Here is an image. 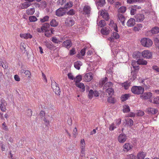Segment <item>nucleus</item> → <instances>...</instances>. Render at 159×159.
Here are the masks:
<instances>
[{"mask_svg": "<svg viewBox=\"0 0 159 159\" xmlns=\"http://www.w3.org/2000/svg\"><path fill=\"white\" fill-rule=\"evenodd\" d=\"M82 79V77L81 75H78L74 79V81L77 87L81 89V91L84 92L85 90V86L84 84L79 83Z\"/></svg>", "mask_w": 159, "mask_h": 159, "instance_id": "f257e3e1", "label": "nucleus"}, {"mask_svg": "<svg viewBox=\"0 0 159 159\" xmlns=\"http://www.w3.org/2000/svg\"><path fill=\"white\" fill-rule=\"evenodd\" d=\"M136 64V61H134L132 62L131 64L132 66H133V68L134 69V71H132L131 72L130 80L133 81L134 80L135 78H136V74L137 73L138 70L139 69V66L138 65H135Z\"/></svg>", "mask_w": 159, "mask_h": 159, "instance_id": "f03ea898", "label": "nucleus"}, {"mask_svg": "<svg viewBox=\"0 0 159 159\" xmlns=\"http://www.w3.org/2000/svg\"><path fill=\"white\" fill-rule=\"evenodd\" d=\"M131 91L134 94H139L143 93L144 89L141 86H134L132 88Z\"/></svg>", "mask_w": 159, "mask_h": 159, "instance_id": "7ed1b4c3", "label": "nucleus"}, {"mask_svg": "<svg viewBox=\"0 0 159 159\" xmlns=\"http://www.w3.org/2000/svg\"><path fill=\"white\" fill-rule=\"evenodd\" d=\"M142 45L144 47H149L152 44V42L151 40L146 38H144L141 40Z\"/></svg>", "mask_w": 159, "mask_h": 159, "instance_id": "20e7f679", "label": "nucleus"}, {"mask_svg": "<svg viewBox=\"0 0 159 159\" xmlns=\"http://www.w3.org/2000/svg\"><path fill=\"white\" fill-rule=\"evenodd\" d=\"M52 88L53 91L57 95H60V90L58 85L55 81L52 83Z\"/></svg>", "mask_w": 159, "mask_h": 159, "instance_id": "39448f33", "label": "nucleus"}, {"mask_svg": "<svg viewBox=\"0 0 159 159\" xmlns=\"http://www.w3.org/2000/svg\"><path fill=\"white\" fill-rule=\"evenodd\" d=\"M142 56L146 59H150L152 58V53L149 51L145 50L142 52Z\"/></svg>", "mask_w": 159, "mask_h": 159, "instance_id": "423d86ee", "label": "nucleus"}, {"mask_svg": "<svg viewBox=\"0 0 159 159\" xmlns=\"http://www.w3.org/2000/svg\"><path fill=\"white\" fill-rule=\"evenodd\" d=\"M152 93L151 92L145 93L141 95L140 97L141 98L145 99H150V101L151 102H153L152 100L151 99L152 97Z\"/></svg>", "mask_w": 159, "mask_h": 159, "instance_id": "0eeeda50", "label": "nucleus"}, {"mask_svg": "<svg viewBox=\"0 0 159 159\" xmlns=\"http://www.w3.org/2000/svg\"><path fill=\"white\" fill-rule=\"evenodd\" d=\"M63 7H60L58 9L56 12V15L58 16L61 17L65 14L66 11Z\"/></svg>", "mask_w": 159, "mask_h": 159, "instance_id": "6e6552de", "label": "nucleus"}, {"mask_svg": "<svg viewBox=\"0 0 159 159\" xmlns=\"http://www.w3.org/2000/svg\"><path fill=\"white\" fill-rule=\"evenodd\" d=\"M75 21L73 17H68L65 20V24L66 25L68 26H71L74 24Z\"/></svg>", "mask_w": 159, "mask_h": 159, "instance_id": "1a4fd4ad", "label": "nucleus"}, {"mask_svg": "<svg viewBox=\"0 0 159 159\" xmlns=\"http://www.w3.org/2000/svg\"><path fill=\"white\" fill-rule=\"evenodd\" d=\"M7 105V103L5 100L3 99H1L0 100V107L2 111H6V107Z\"/></svg>", "mask_w": 159, "mask_h": 159, "instance_id": "9d476101", "label": "nucleus"}, {"mask_svg": "<svg viewBox=\"0 0 159 159\" xmlns=\"http://www.w3.org/2000/svg\"><path fill=\"white\" fill-rule=\"evenodd\" d=\"M72 45V43L70 40H66L64 41L62 44L63 47H65L67 49L70 48Z\"/></svg>", "mask_w": 159, "mask_h": 159, "instance_id": "9b49d317", "label": "nucleus"}, {"mask_svg": "<svg viewBox=\"0 0 159 159\" xmlns=\"http://www.w3.org/2000/svg\"><path fill=\"white\" fill-rule=\"evenodd\" d=\"M126 136L124 134H120L118 138V141L120 143H124L126 140Z\"/></svg>", "mask_w": 159, "mask_h": 159, "instance_id": "f8f14e48", "label": "nucleus"}, {"mask_svg": "<svg viewBox=\"0 0 159 159\" xmlns=\"http://www.w3.org/2000/svg\"><path fill=\"white\" fill-rule=\"evenodd\" d=\"M93 79L92 74L91 72L86 74L84 78V80L85 81L89 82Z\"/></svg>", "mask_w": 159, "mask_h": 159, "instance_id": "ddd939ff", "label": "nucleus"}, {"mask_svg": "<svg viewBox=\"0 0 159 159\" xmlns=\"http://www.w3.org/2000/svg\"><path fill=\"white\" fill-rule=\"evenodd\" d=\"M119 35L117 33L113 32L111 37L109 38L108 40L111 42H113L114 38L117 39L119 38Z\"/></svg>", "mask_w": 159, "mask_h": 159, "instance_id": "4468645a", "label": "nucleus"}, {"mask_svg": "<svg viewBox=\"0 0 159 159\" xmlns=\"http://www.w3.org/2000/svg\"><path fill=\"white\" fill-rule=\"evenodd\" d=\"M135 61L136 64L135 65H137L136 64L137 63V65H146L147 64V62L145 60H144L143 59H139L138 60L136 61Z\"/></svg>", "mask_w": 159, "mask_h": 159, "instance_id": "2eb2a0df", "label": "nucleus"}, {"mask_svg": "<svg viewBox=\"0 0 159 159\" xmlns=\"http://www.w3.org/2000/svg\"><path fill=\"white\" fill-rule=\"evenodd\" d=\"M136 21L141 22L143 20L144 18V15L143 14H137L135 16Z\"/></svg>", "mask_w": 159, "mask_h": 159, "instance_id": "dca6fc26", "label": "nucleus"}, {"mask_svg": "<svg viewBox=\"0 0 159 159\" xmlns=\"http://www.w3.org/2000/svg\"><path fill=\"white\" fill-rule=\"evenodd\" d=\"M106 95H108L109 97H111L114 94V90L111 88H107L106 89Z\"/></svg>", "mask_w": 159, "mask_h": 159, "instance_id": "f3484780", "label": "nucleus"}, {"mask_svg": "<svg viewBox=\"0 0 159 159\" xmlns=\"http://www.w3.org/2000/svg\"><path fill=\"white\" fill-rule=\"evenodd\" d=\"M117 16L118 19L121 22L122 25H125V17L122 14H121L120 13H119L117 15Z\"/></svg>", "mask_w": 159, "mask_h": 159, "instance_id": "a211bd4d", "label": "nucleus"}, {"mask_svg": "<svg viewBox=\"0 0 159 159\" xmlns=\"http://www.w3.org/2000/svg\"><path fill=\"white\" fill-rule=\"evenodd\" d=\"M91 11V8L90 7L88 6H85L83 10V14L89 15L90 14Z\"/></svg>", "mask_w": 159, "mask_h": 159, "instance_id": "6ab92c4d", "label": "nucleus"}, {"mask_svg": "<svg viewBox=\"0 0 159 159\" xmlns=\"http://www.w3.org/2000/svg\"><path fill=\"white\" fill-rule=\"evenodd\" d=\"M142 56V53L139 52H134L133 54V57L136 59H140Z\"/></svg>", "mask_w": 159, "mask_h": 159, "instance_id": "aec40b11", "label": "nucleus"}, {"mask_svg": "<svg viewBox=\"0 0 159 159\" xmlns=\"http://www.w3.org/2000/svg\"><path fill=\"white\" fill-rule=\"evenodd\" d=\"M132 146L129 143H126L123 146V148L124 151L127 152L131 149Z\"/></svg>", "mask_w": 159, "mask_h": 159, "instance_id": "412c9836", "label": "nucleus"}, {"mask_svg": "<svg viewBox=\"0 0 159 159\" xmlns=\"http://www.w3.org/2000/svg\"><path fill=\"white\" fill-rule=\"evenodd\" d=\"M135 20L134 19L130 18L127 22V25L129 27L133 26L135 24Z\"/></svg>", "mask_w": 159, "mask_h": 159, "instance_id": "4be33fe9", "label": "nucleus"}, {"mask_svg": "<svg viewBox=\"0 0 159 159\" xmlns=\"http://www.w3.org/2000/svg\"><path fill=\"white\" fill-rule=\"evenodd\" d=\"M146 155V153L144 152H140L137 154V159H143Z\"/></svg>", "mask_w": 159, "mask_h": 159, "instance_id": "5701e85b", "label": "nucleus"}, {"mask_svg": "<svg viewBox=\"0 0 159 159\" xmlns=\"http://www.w3.org/2000/svg\"><path fill=\"white\" fill-rule=\"evenodd\" d=\"M141 8L140 7L137 6H134L131 7L130 11V13L131 15H134L136 13L137 9H140Z\"/></svg>", "mask_w": 159, "mask_h": 159, "instance_id": "b1692460", "label": "nucleus"}, {"mask_svg": "<svg viewBox=\"0 0 159 159\" xmlns=\"http://www.w3.org/2000/svg\"><path fill=\"white\" fill-rule=\"evenodd\" d=\"M49 26L50 25L49 23H46L43 24L41 28V29L43 32H44V31L48 30V28H49Z\"/></svg>", "mask_w": 159, "mask_h": 159, "instance_id": "393cba45", "label": "nucleus"}, {"mask_svg": "<svg viewBox=\"0 0 159 159\" xmlns=\"http://www.w3.org/2000/svg\"><path fill=\"white\" fill-rule=\"evenodd\" d=\"M20 37L26 39L29 38L31 39L32 38V36L29 33L23 34H20Z\"/></svg>", "mask_w": 159, "mask_h": 159, "instance_id": "a878e982", "label": "nucleus"}, {"mask_svg": "<svg viewBox=\"0 0 159 159\" xmlns=\"http://www.w3.org/2000/svg\"><path fill=\"white\" fill-rule=\"evenodd\" d=\"M101 32L102 34L104 35H107L110 32V30L108 27H104L102 28L101 30Z\"/></svg>", "mask_w": 159, "mask_h": 159, "instance_id": "bb28decb", "label": "nucleus"}, {"mask_svg": "<svg viewBox=\"0 0 159 159\" xmlns=\"http://www.w3.org/2000/svg\"><path fill=\"white\" fill-rule=\"evenodd\" d=\"M31 4L27 2H25L23 3H21L20 5V7L22 9H24L27 8L30 6Z\"/></svg>", "mask_w": 159, "mask_h": 159, "instance_id": "cd10ccee", "label": "nucleus"}, {"mask_svg": "<svg viewBox=\"0 0 159 159\" xmlns=\"http://www.w3.org/2000/svg\"><path fill=\"white\" fill-rule=\"evenodd\" d=\"M74 66L75 67L77 70H79L80 68V66L82 65V63L80 61H78L74 63Z\"/></svg>", "mask_w": 159, "mask_h": 159, "instance_id": "c85d7f7f", "label": "nucleus"}, {"mask_svg": "<svg viewBox=\"0 0 159 159\" xmlns=\"http://www.w3.org/2000/svg\"><path fill=\"white\" fill-rule=\"evenodd\" d=\"M148 112V113L149 114H154L156 113L157 111V110L156 109L152 108H149L147 109Z\"/></svg>", "mask_w": 159, "mask_h": 159, "instance_id": "c756f323", "label": "nucleus"}, {"mask_svg": "<svg viewBox=\"0 0 159 159\" xmlns=\"http://www.w3.org/2000/svg\"><path fill=\"white\" fill-rule=\"evenodd\" d=\"M130 95L129 94H125L122 95L121 99L122 101H125L128 99L130 97Z\"/></svg>", "mask_w": 159, "mask_h": 159, "instance_id": "7c9ffc66", "label": "nucleus"}, {"mask_svg": "<svg viewBox=\"0 0 159 159\" xmlns=\"http://www.w3.org/2000/svg\"><path fill=\"white\" fill-rule=\"evenodd\" d=\"M141 83L143 84L146 87V89H148L149 88V86L148 85V84L149 83V81L148 79H143Z\"/></svg>", "mask_w": 159, "mask_h": 159, "instance_id": "2f4dec72", "label": "nucleus"}, {"mask_svg": "<svg viewBox=\"0 0 159 159\" xmlns=\"http://www.w3.org/2000/svg\"><path fill=\"white\" fill-rule=\"evenodd\" d=\"M86 48H84L80 51V53L77 55V57L79 58H83L82 56H84L85 53Z\"/></svg>", "mask_w": 159, "mask_h": 159, "instance_id": "473e14b6", "label": "nucleus"}, {"mask_svg": "<svg viewBox=\"0 0 159 159\" xmlns=\"http://www.w3.org/2000/svg\"><path fill=\"white\" fill-rule=\"evenodd\" d=\"M151 31L152 34H157L159 32V28L158 27H155L153 28Z\"/></svg>", "mask_w": 159, "mask_h": 159, "instance_id": "72a5a7b5", "label": "nucleus"}, {"mask_svg": "<svg viewBox=\"0 0 159 159\" xmlns=\"http://www.w3.org/2000/svg\"><path fill=\"white\" fill-rule=\"evenodd\" d=\"M51 26L56 27L58 25V23L55 19H52L50 22Z\"/></svg>", "mask_w": 159, "mask_h": 159, "instance_id": "f704fd0d", "label": "nucleus"}, {"mask_svg": "<svg viewBox=\"0 0 159 159\" xmlns=\"http://www.w3.org/2000/svg\"><path fill=\"white\" fill-rule=\"evenodd\" d=\"M112 86V84L111 82L106 83L103 87V89H107L108 88H111Z\"/></svg>", "mask_w": 159, "mask_h": 159, "instance_id": "c9c22d12", "label": "nucleus"}, {"mask_svg": "<svg viewBox=\"0 0 159 159\" xmlns=\"http://www.w3.org/2000/svg\"><path fill=\"white\" fill-rule=\"evenodd\" d=\"M126 124L129 126H132L133 125V121L131 119H128L126 120Z\"/></svg>", "mask_w": 159, "mask_h": 159, "instance_id": "e433bc0d", "label": "nucleus"}, {"mask_svg": "<svg viewBox=\"0 0 159 159\" xmlns=\"http://www.w3.org/2000/svg\"><path fill=\"white\" fill-rule=\"evenodd\" d=\"M130 82L129 81H127L125 82L122 84V86L124 87L125 89H127L130 86Z\"/></svg>", "mask_w": 159, "mask_h": 159, "instance_id": "4c0bfd02", "label": "nucleus"}, {"mask_svg": "<svg viewBox=\"0 0 159 159\" xmlns=\"http://www.w3.org/2000/svg\"><path fill=\"white\" fill-rule=\"evenodd\" d=\"M73 6V3L71 2H68L64 6V8L65 9H67L72 7Z\"/></svg>", "mask_w": 159, "mask_h": 159, "instance_id": "58836bf2", "label": "nucleus"}, {"mask_svg": "<svg viewBox=\"0 0 159 159\" xmlns=\"http://www.w3.org/2000/svg\"><path fill=\"white\" fill-rule=\"evenodd\" d=\"M101 14L102 15L103 18L106 20H107L109 18V17L108 14L106 12H104L102 14V12H101Z\"/></svg>", "mask_w": 159, "mask_h": 159, "instance_id": "ea45409f", "label": "nucleus"}, {"mask_svg": "<svg viewBox=\"0 0 159 159\" xmlns=\"http://www.w3.org/2000/svg\"><path fill=\"white\" fill-rule=\"evenodd\" d=\"M35 12V10L34 8L28 9L26 11V13L28 15H33Z\"/></svg>", "mask_w": 159, "mask_h": 159, "instance_id": "a19ab883", "label": "nucleus"}, {"mask_svg": "<svg viewBox=\"0 0 159 159\" xmlns=\"http://www.w3.org/2000/svg\"><path fill=\"white\" fill-rule=\"evenodd\" d=\"M126 10V8L125 7L122 6L120 7L118 9L119 12H120L123 13L125 12Z\"/></svg>", "mask_w": 159, "mask_h": 159, "instance_id": "79ce46f5", "label": "nucleus"}, {"mask_svg": "<svg viewBox=\"0 0 159 159\" xmlns=\"http://www.w3.org/2000/svg\"><path fill=\"white\" fill-rule=\"evenodd\" d=\"M130 109L129 106L127 105H125L124 106L123 109V111L124 112H127L130 111Z\"/></svg>", "mask_w": 159, "mask_h": 159, "instance_id": "37998d69", "label": "nucleus"}, {"mask_svg": "<svg viewBox=\"0 0 159 159\" xmlns=\"http://www.w3.org/2000/svg\"><path fill=\"white\" fill-rule=\"evenodd\" d=\"M45 45L47 48L50 49H52L53 47V45L51 42H46Z\"/></svg>", "mask_w": 159, "mask_h": 159, "instance_id": "c03bdc74", "label": "nucleus"}, {"mask_svg": "<svg viewBox=\"0 0 159 159\" xmlns=\"http://www.w3.org/2000/svg\"><path fill=\"white\" fill-rule=\"evenodd\" d=\"M49 17L48 16H44L43 18L40 19V21L42 22L43 23L45 21H47L48 20Z\"/></svg>", "mask_w": 159, "mask_h": 159, "instance_id": "a18cd8bd", "label": "nucleus"}, {"mask_svg": "<svg viewBox=\"0 0 159 159\" xmlns=\"http://www.w3.org/2000/svg\"><path fill=\"white\" fill-rule=\"evenodd\" d=\"M29 19L30 22H35L37 20V19L35 16H30Z\"/></svg>", "mask_w": 159, "mask_h": 159, "instance_id": "49530a36", "label": "nucleus"}, {"mask_svg": "<svg viewBox=\"0 0 159 159\" xmlns=\"http://www.w3.org/2000/svg\"><path fill=\"white\" fill-rule=\"evenodd\" d=\"M106 25L105 21L103 20H101L98 23V25L101 27H104Z\"/></svg>", "mask_w": 159, "mask_h": 159, "instance_id": "de8ad7c7", "label": "nucleus"}, {"mask_svg": "<svg viewBox=\"0 0 159 159\" xmlns=\"http://www.w3.org/2000/svg\"><path fill=\"white\" fill-rule=\"evenodd\" d=\"M143 0H127V3L129 4H132L137 2H141Z\"/></svg>", "mask_w": 159, "mask_h": 159, "instance_id": "09e8293b", "label": "nucleus"}, {"mask_svg": "<svg viewBox=\"0 0 159 159\" xmlns=\"http://www.w3.org/2000/svg\"><path fill=\"white\" fill-rule=\"evenodd\" d=\"M107 78L106 77L104 79H103L99 82V84L101 86H102L107 80Z\"/></svg>", "mask_w": 159, "mask_h": 159, "instance_id": "8fccbe9b", "label": "nucleus"}, {"mask_svg": "<svg viewBox=\"0 0 159 159\" xmlns=\"http://www.w3.org/2000/svg\"><path fill=\"white\" fill-rule=\"evenodd\" d=\"M93 95V90L91 89L89 92L88 95V97L90 99H91Z\"/></svg>", "mask_w": 159, "mask_h": 159, "instance_id": "3c124183", "label": "nucleus"}, {"mask_svg": "<svg viewBox=\"0 0 159 159\" xmlns=\"http://www.w3.org/2000/svg\"><path fill=\"white\" fill-rule=\"evenodd\" d=\"M105 3V0H99L98 4L100 7H102L104 5Z\"/></svg>", "mask_w": 159, "mask_h": 159, "instance_id": "603ef678", "label": "nucleus"}, {"mask_svg": "<svg viewBox=\"0 0 159 159\" xmlns=\"http://www.w3.org/2000/svg\"><path fill=\"white\" fill-rule=\"evenodd\" d=\"M66 1V0H58L57 2V4L59 5H62Z\"/></svg>", "mask_w": 159, "mask_h": 159, "instance_id": "864d4df0", "label": "nucleus"}, {"mask_svg": "<svg viewBox=\"0 0 159 159\" xmlns=\"http://www.w3.org/2000/svg\"><path fill=\"white\" fill-rule=\"evenodd\" d=\"M136 156L133 154L128 155L127 156V159H135Z\"/></svg>", "mask_w": 159, "mask_h": 159, "instance_id": "5fc2aeb1", "label": "nucleus"}, {"mask_svg": "<svg viewBox=\"0 0 159 159\" xmlns=\"http://www.w3.org/2000/svg\"><path fill=\"white\" fill-rule=\"evenodd\" d=\"M75 13V10L73 9H70L69 11L67 12V14L69 15H73Z\"/></svg>", "mask_w": 159, "mask_h": 159, "instance_id": "6e6d98bb", "label": "nucleus"}, {"mask_svg": "<svg viewBox=\"0 0 159 159\" xmlns=\"http://www.w3.org/2000/svg\"><path fill=\"white\" fill-rule=\"evenodd\" d=\"M52 41L53 43H58L60 41L57 39L56 37H53L52 38Z\"/></svg>", "mask_w": 159, "mask_h": 159, "instance_id": "4d7b16f0", "label": "nucleus"}, {"mask_svg": "<svg viewBox=\"0 0 159 159\" xmlns=\"http://www.w3.org/2000/svg\"><path fill=\"white\" fill-rule=\"evenodd\" d=\"M155 41L156 46L159 48V36L156 39Z\"/></svg>", "mask_w": 159, "mask_h": 159, "instance_id": "13d9d810", "label": "nucleus"}, {"mask_svg": "<svg viewBox=\"0 0 159 159\" xmlns=\"http://www.w3.org/2000/svg\"><path fill=\"white\" fill-rule=\"evenodd\" d=\"M22 73H24L26 75H27L28 77H30V72L28 70H22Z\"/></svg>", "mask_w": 159, "mask_h": 159, "instance_id": "bf43d9fd", "label": "nucleus"}, {"mask_svg": "<svg viewBox=\"0 0 159 159\" xmlns=\"http://www.w3.org/2000/svg\"><path fill=\"white\" fill-rule=\"evenodd\" d=\"M153 102L154 103L159 104V97H157L154 98L153 100Z\"/></svg>", "mask_w": 159, "mask_h": 159, "instance_id": "052dcab7", "label": "nucleus"}, {"mask_svg": "<svg viewBox=\"0 0 159 159\" xmlns=\"http://www.w3.org/2000/svg\"><path fill=\"white\" fill-rule=\"evenodd\" d=\"M72 133L73 137L75 138L77 134V130L76 128L74 129Z\"/></svg>", "mask_w": 159, "mask_h": 159, "instance_id": "680f3d73", "label": "nucleus"}, {"mask_svg": "<svg viewBox=\"0 0 159 159\" xmlns=\"http://www.w3.org/2000/svg\"><path fill=\"white\" fill-rule=\"evenodd\" d=\"M2 128L5 131H8V127L6 125V123L3 122L2 124Z\"/></svg>", "mask_w": 159, "mask_h": 159, "instance_id": "e2e57ef3", "label": "nucleus"}, {"mask_svg": "<svg viewBox=\"0 0 159 159\" xmlns=\"http://www.w3.org/2000/svg\"><path fill=\"white\" fill-rule=\"evenodd\" d=\"M76 53L75 49L74 48H72L71 50L70 51V55H73Z\"/></svg>", "mask_w": 159, "mask_h": 159, "instance_id": "0e129e2a", "label": "nucleus"}, {"mask_svg": "<svg viewBox=\"0 0 159 159\" xmlns=\"http://www.w3.org/2000/svg\"><path fill=\"white\" fill-rule=\"evenodd\" d=\"M45 35L47 37H49L51 34L50 30H47L46 31H45Z\"/></svg>", "mask_w": 159, "mask_h": 159, "instance_id": "69168bd1", "label": "nucleus"}, {"mask_svg": "<svg viewBox=\"0 0 159 159\" xmlns=\"http://www.w3.org/2000/svg\"><path fill=\"white\" fill-rule=\"evenodd\" d=\"M116 127L114 125V123H112L110 125L109 127V129L110 130L112 131L115 128H116Z\"/></svg>", "mask_w": 159, "mask_h": 159, "instance_id": "338daca9", "label": "nucleus"}, {"mask_svg": "<svg viewBox=\"0 0 159 159\" xmlns=\"http://www.w3.org/2000/svg\"><path fill=\"white\" fill-rule=\"evenodd\" d=\"M152 68L157 72H159V67L157 66H153L152 67Z\"/></svg>", "mask_w": 159, "mask_h": 159, "instance_id": "774afa93", "label": "nucleus"}]
</instances>
